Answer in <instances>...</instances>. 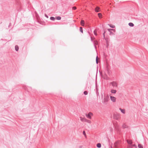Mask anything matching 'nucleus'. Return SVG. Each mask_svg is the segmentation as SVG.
<instances>
[{"label":"nucleus","instance_id":"1","mask_svg":"<svg viewBox=\"0 0 148 148\" xmlns=\"http://www.w3.org/2000/svg\"><path fill=\"white\" fill-rule=\"evenodd\" d=\"M110 100L109 95L108 94H104L103 100H102V103L106 105L107 102Z\"/></svg>","mask_w":148,"mask_h":148},{"label":"nucleus","instance_id":"2","mask_svg":"<svg viewBox=\"0 0 148 148\" xmlns=\"http://www.w3.org/2000/svg\"><path fill=\"white\" fill-rule=\"evenodd\" d=\"M106 70L108 74L110 76L111 74V71L110 70V68L109 67V65L108 64H106Z\"/></svg>","mask_w":148,"mask_h":148},{"label":"nucleus","instance_id":"3","mask_svg":"<svg viewBox=\"0 0 148 148\" xmlns=\"http://www.w3.org/2000/svg\"><path fill=\"white\" fill-rule=\"evenodd\" d=\"M92 115L93 114L91 112H89L88 114H86V115L87 117L89 119H91V116H92Z\"/></svg>","mask_w":148,"mask_h":148},{"label":"nucleus","instance_id":"4","mask_svg":"<svg viewBox=\"0 0 148 148\" xmlns=\"http://www.w3.org/2000/svg\"><path fill=\"white\" fill-rule=\"evenodd\" d=\"M110 84L112 85L114 87H117V84L116 82L113 81L110 83Z\"/></svg>","mask_w":148,"mask_h":148},{"label":"nucleus","instance_id":"5","mask_svg":"<svg viewBox=\"0 0 148 148\" xmlns=\"http://www.w3.org/2000/svg\"><path fill=\"white\" fill-rule=\"evenodd\" d=\"M108 31H109L110 32V35H114V34L111 31H113L114 32L115 31V30L114 29H108Z\"/></svg>","mask_w":148,"mask_h":148},{"label":"nucleus","instance_id":"6","mask_svg":"<svg viewBox=\"0 0 148 148\" xmlns=\"http://www.w3.org/2000/svg\"><path fill=\"white\" fill-rule=\"evenodd\" d=\"M93 43L95 48L96 50L97 47H96V45H97L98 44V41L96 40H94Z\"/></svg>","mask_w":148,"mask_h":148},{"label":"nucleus","instance_id":"7","mask_svg":"<svg viewBox=\"0 0 148 148\" xmlns=\"http://www.w3.org/2000/svg\"><path fill=\"white\" fill-rule=\"evenodd\" d=\"M111 100L113 102H115L116 101V98L114 97L110 96Z\"/></svg>","mask_w":148,"mask_h":148},{"label":"nucleus","instance_id":"8","mask_svg":"<svg viewBox=\"0 0 148 148\" xmlns=\"http://www.w3.org/2000/svg\"><path fill=\"white\" fill-rule=\"evenodd\" d=\"M119 115L116 114H114L113 115V117L114 119L117 120L118 119L119 117Z\"/></svg>","mask_w":148,"mask_h":148},{"label":"nucleus","instance_id":"9","mask_svg":"<svg viewBox=\"0 0 148 148\" xmlns=\"http://www.w3.org/2000/svg\"><path fill=\"white\" fill-rule=\"evenodd\" d=\"M23 88L26 90L28 92H29V90L31 89V88L29 87H26L24 86Z\"/></svg>","mask_w":148,"mask_h":148},{"label":"nucleus","instance_id":"10","mask_svg":"<svg viewBox=\"0 0 148 148\" xmlns=\"http://www.w3.org/2000/svg\"><path fill=\"white\" fill-rule=\"evenodd\" d=\"M105 40L106 41V48H108V46H109V40L108 38H106L105 39Z\"/></svg>","mask_w":148,"mask_h":148},{"label":"nucleus","instance_id":"11","mask_svg":"<svg viewBox=\"0 0 148 148\" xmlns=\"http://www.w3.org/2000/svg\"><path fill=\"white\" fill-rule=\"evenodd\" d=\"M95 11L96 12H98L100 11V8L99 7L97 6L95 9Z\"/></svg>","mask_w":148,"mask_h":148},{"label":"nucleus","instance_id":"12","mask_svg":"<svg viewBox=\"0 0 148 148\" xmlns=\"http://www.w3.org/2000/svg\"><path fill=\"white\" fill-rule=\"evenodd\" d=\"M127 142L129 145H132V142L131 140H127Z\"/></svg>","mask_w":148,"mask_h":148},{"label":"nucleus","instance_id":"13","mask_svg":"<svg viewBox=\"0 0 148 148\" xmlns=\"http://www.w3.org/2000/svg\"><path fill=\"white\" fill-rule=\"evenodd\" d=\"M119 109L123 113L125 114V110L124 109H122L121 108H120Z\"/></svg>","mask_w":148,"mask_h":148},{"label":"nucleus","instance_id":"14","mask_svg":"<svg viewBox=\"0 0 148 148\" xmlns=\"http://www.w3.org/2000/svg\"><path fill=\"white\" fill-rule=\"evenodd\" d=\"M116 90L114 89L111 90V92L112 93L115 94L116 92Z\"/></svg>","mask_w":148,"mask_h":148},{"label":"nucleus","instance_id":"15","mask_svg":"<svg viewBox=\"0 0 148 148\" xmlns=\"http://www.w3.org/2000/svg\"><path fill=\"white\" fill-rule=\"evenodd\" d=\"M128 25L130 26L131 27H133L134 26V24L133 23L131 22L129 23H128Z\"/></svg>","mask_w":148,"mask_h":148},{"label":"nucleus","instance_id":"16","mask_svg":"<svg viewBox=\"0 0 148 148\" xmlns=\"http://www.w3.org/2000/svg\"><path fill=\"white\" fill-rule=\"evenodd\" d=\"M80 23L81 25L82 26H84V20H82L81 21Z\"/></svg>","mask_w":148,"mask_h":148},{"label":"nucleus","instance_id":"17","mask_svg":"<svg viewBox=\"0 0 148 148\" xmlns=\"http://www.w3.org/2000/svg\"><path fill=\"white\" fill-rule=\"evenodd\" d=\"M97 147L98 148H100L101 147V144L100 143H98L97 144Z\"/></svg>","mask_w":148,"mask_h":148},{"label":"nucleus","instance_id":"18","mask_svg":"<svg viewBox=\"0 0 148 148\" xmlns=\"http://www.w3.org/2000/svg\"><path fill=\"white\" fill-rule=\"evenodd\" d=\"M15 50L16 51H18L19 50V47L17 45H16L15 47Z\"/></svg>","mask_w":148,"mask_h":148},{"label":"nucleus","instance_id":"19","mask_svg":"<svg viewBox=\"0 0 148 148\" xmlns=\"http://www.w3.org/2000/svg\"><path fill=\"white\" fill-rule=\"evenodd\" d=\"M80 119L81 121L82 122H85V121L86 119L84 118H83L82 117H80Z\"/></svg>","mask_w":148,"mask_h":148},{"label":"nucleus","instance_id":"20","mask_svg":"<svg viewBox=\"0 0 148 148\" xmlns=\"http://www.w3.org/2000/svg\"><path fill=\"white\" fill-rule=\"evenodd\" d=\"M109 79V78L108 77L107 75L105 74V77H103V79H105L106 80H108Z\"/></svg>","mask_w":148,"mask_h":148},{"label":"nucleus","instance_id":"21","mask_svg":"<svg viewBox=\"0 0 148 148\" xmlns=\"http://www.w3.org/2000/svg\"><path fill=\"white\" fill-rule=\"evenodd\" d=\"M122 127L123 129L127 128V126L125 124H123L122 125Z\"/></svg>","mask_w":148,"mask_h":148},{"label":"nucleus","instance_id":"22","mask_svg":"<svg viewBox=\"0 0 148 148\" xmlns=\"http://www.w3.org/2000/svg\"><path fill=\"white\" fill-rule=\"evenodd\" d=\"M138 147L139 148H143V146L140 144H138Z\"/></svg>","mask_w":148,"mask_h":148},{"label":"nucleus","instance_id":"23","mask_svg":"<svg viewBox=\"0 0 148 148\" xmlns=\"http://www.w3.org/2000/svg\"><path fill=\"white\" fill-rule=\"evenodd\" d=\"M56 18L57 20H59L61 19V17L60 16H56Z\"/></svg>","mask_w":148,"mask_h":148},{"label":"nucleus","instance_id":"24","mask_svg":"<svg viewBox=\"0 0 148 148\" xmlns=\"http://www.w3.org/2000/svg\"><path fill=\"white\" fill-rule=\"evenodd\" d=\"M108 25L110 27L112 28H114L115 27V26L113 25H112L111 24H108Z\"/></svg>","mask_w":148,"mask_h":148},{"label":"nucleus","instance_id":"25","mask_svg":"<svg viewBox=\"0 0 148 148\" xmlns=\"http://www.w3.org/2000/svg\"><path fill=\"white\" fill-rule=\"evenodd\" d=\"M85 122H87L88 123H90V122H91V121L90 120H88L86 119H85Z\"/></svg>","mask_w":148,"mask_h":148},{"label":"nucleus","instance_id":"26","mask_svg":"<svg viewBox=\"0 0 148 148\" xmlns=\"http://www.w3.org/2000/svg\"><path fill=\"white\" fill-rule=\"evenodd\" d=\"M50 19L52 21H54L55 20V18L53 16H51L50 18Z\"/></svg>","mask_w":148,"mask_h":148},{"label":"nucleus","instance_id":"27","mask_svg":"<svg viewBox=\"0 0 148 148\" xmlns=\"http://www.w3.org/2000/svg\"><path fill=\"white\" fill-rule=\"evenodd\" d=\"M79 30L82 33H83V28L82 27H80L79 28Z\"/></svg>","mask_w":148,"mask_h":148},{"label":"nucleus","instance_id":"28","mask_svg":"<svg viewBox=\"0 0 148 148\" xmlns=\"http://www.w3.org/2000/svg\"><path fill=\"white\" fill-rule=\"evenodd\" d=\"M98 15L99 18H101L102 17V15L101 13H99L98 14Z\"/></svg>","mask_w":148,"mask_h":148},{"label":"nucleus","instance_id":"29","mask_svg":"<svg viewBox=\"0 0 148 148\" xmlns=\"http://www.w3.org/2000/svg\"><path fill=\"white\" fill-rule=\"evenodd\" d=\"M94 35L95 36H97V31L95 29L94 30Z\"/></svg>","mask_w":148,"mask_h":148},{"label":"nucleus","instance_id":"30","mask_svg":"<svg viewBox=\"0 0 148 148\" xmlns=\"http://www.w3.org/2000/svg\"><path fill=\"white\" fill-rule=\"evenodd\" d=\"M105 33H106V31H104V32L103 33V36L104 39H105L106 38L105 37Z\"/></svg>","mask_w":148,"mask_h":148},{"label":"nucleus","instance_id":"31","mask_svg":"<svg viewBox=\"0 0 148 148\" xmlns=\"http://www.w3.org/2000/svg\"><path fill=\"white\" fill-rule=\"evenodd\" d=\"M84 95H86L88 94V92L87 91H85L84 92Z\"/></svg>","mask_w":148,"mask_h":148},{"label":"nucleus","instance_id":"32","mask_svg":"<svg viewBox=\"0 0 148 148\" xmlns=\"http://www.w3.org/2000/svg\"><path fill=\"white\" fill-rule=\"evenodd\" d=\"M98 56H97L96 59V63L97 64H98Z\"/></svg>","mask_w":148,"mask_h":148},{"label":"nucleus","instance_id":"33","mask_svg":"<svg viewBox=\"0 0 148 148\" xmlns=\"http://www.w3.org/2000/svg\"><path fill=\"white\" fill-rule=\"evenodd\" d=\"M96 93H97V95L98 94H99V92H98V89L97 88L96 85Z\"/></svg>","mask_w":148,"mask_h":148},{"label":"nucleus","instance_id":"34","mask_svg":"<svg viewBox=\"0 0 148 148\" xmlns=\"http://www.w3.org/2000/svg\"><path fill=\"white\" fill-rule=\"evenodd\" d=\"M132 145V147H134L135 148H137V146L135 144Z\"/></svg>","mask_w":148,"mask_h":148},{"label":"nucleus","instance_id":"35","mask_svg":"<svg viewBox=\"0 0 148 148\" xmlns=\"http://www.w3.org/2000/svg\"><path fill=\"white\" fill-rule=\"evenodd\" d=\"M90 39L91 41L93 42L94 41V40H93V39L91 36L90 37Z\"/></svg>","mask_w":148,"mask_h":148},{"label":"nucleus","instance_id":"36","mask_svg":"<svg viewBox=\"0 0 148 148\" xmlns=\"http://www.w3.org/2000/svg\"><path fill=\"white\" fill-rule=\"evenodd\" d=\"M45 16L47 18H48V15H47L46 14H45Z\"/></svg>","mask_w":148,"mask_h":148},{"label":"nucleus","instance_id":"37","mask_svg":"<svg viewBox=\"0 0 148 148\" xmlns=\"http://www.w3.org/2000/svg\"><path fill=\"white\" fill-rule=\"evenodd\" d=\"M76 9V7H73V9L74 10H75Z\"/></svg>","mask_w":148,"mask_h":148},{"label":"nucleus","instance_id":"38","mask_svg":"<svg viewBox=\"0 0 148 148\" xmlns=\"http://www.w3.org/2000/svg\"><path fill=\"white\" fill-rule=\"evenodd\" d=\"M83 134L84 135H86V133H85V131H83Z\"/></svg>","mask_w":148,"mask_h":148},{"label":"nucleus","instance_id":"39","mask_svg":"<svg viewBox=\"0 0 148 148\" xmlns=\"http://www.w3.org/2000/svg\"><path fill=\"white\" fill-rule=\"evenodd\" d=\"M103 95L102 94V95H101V99H103Z\"/></svg>","mask_w":148,"mask_h":148},{"label":"nucleus","instance_id":"40","mask_svg":"<svg viewBox=\"0 0 148 148\" xmlns=\"http://www.w3.org/2000/svg\"><path fill=\"white\" fill-rule=\"evenodd\" d=\"M82 146H80L79 148H82Z\"/></svg>","mask_w":148,"mask_h":148},{"label":"nucleus","instance_id":"41","mask_svg":"<svg viewBox=\"0 0 148 148\" xmlns=\"http://www.w3.org/2000/svg\"><path fill=\"white\" fill-rule=\"evenodd\" d=\"M110 148H112V146H111V147H110Z\"/></svg>","mask_w":148,"mask_h":148},{"label":"nucleus","instance_id":"42","mask_svg":"<svg viewBox=\"0 0 148 148\" xmlns=\"http://www.w3.org/2000/svg\"><path fill=\"white\" fill-rule=\"evenodd\" d=\"M11 24V23H10V25Z\"/></svg>","mask_w":148,"mask_h":148},{"label":"nucleus","instance_id":"43","mask_svg":"<svg viewBox=\"0 0 148 148\" xmlns=\"http://www.w3.org/2000/svg\"><path fill=\"white\" fill-rule=\"evenodd\" d=\"M88 33H89V34H90V32H88Z\"/></svg>","mask_w":148,"mask_h":148},{"label":"nucleus","instance_id":"44","mask_svg":"<svg viewBox=\"0 0 148 148\" xmlns=\"http://www.w3.org/2000/svg\"><path fill=\"white\" fill-rule=\"evenodd\" d=\"M93 39H95V38L94 37V38H93Z\"/></svg>","mask_w":148,"mask_h":148}]
</instances>
